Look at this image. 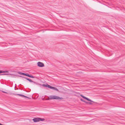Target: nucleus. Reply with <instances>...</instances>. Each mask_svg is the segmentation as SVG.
Masks as SVG:
<instances>
[{
  "label": "nucleus",
  "instance_id": "nucleus-9",
  "mask_svg": "<svg viewBox=\"0 0 125 125\" xmlns=\"http://www.w3.org/2000/svg\"><path fill=\"white\" fill-rule=\"evenodd\" d=\"M48 84L46 83V84H43L42 85V86H43L48 87Z\"/></svg>",
  "mask_w": 125,
  "mask_h": 125
},
{
  "label": "nucleus",
  "instance_id": "nucleus-13",
  "mask_svg": "<svg viewBox=\"0 0 125 125\" xmlns=\"http://www.w3.org/2000/svg\"><path fill=\"white\" fill-rule=\"evenodd\" d=\"M54 90L56 91H58V90L56 88V87H55L54 88Z\"/></svg>",
  "mask_w": 125,
  "mask_h": 125
},
{
  "label": "nucleus",
  "instance_id": "nucleus-10",
  "mask_svg": "<svg viewBox=\"0 0 125 125\" xmlns=\"http://www.w3.org/2000/svg\"><path fill=\"white\" fill-rule=\"evenodd\" d=\"M9 74L11 75L12 74L9 73H3L0 74V75H8Z\"/></svg>",
  "mask_w": 125,
  "mask_h": 125
},
{
  "label": "nucleus",
  "instance_id": "nucleus-14",
  "mask_svg": "<svg viewBox=\"0 0 125 125\" xmlns=\"http://www.w3.org/2000/svg\"><path fill=\"white\" fill-rule=\"evenodd\" d=\"M24 97H25V98H28L29 99H30L31 98L29 97H28L27 96H26L25 95H24Z\"/></svg>",
  "mask_w": 125,
  "mask_h": 125
},
{
  "label": "nucleus",
  "instance_id": "nucleus-20",
  "mask_svg": "<svg viewBox=\"0 0 125 125\" xmlns=\"http://www.w3.org/2000/svg\"><path fill=\"white\" fill-rule=\"evenodd\" d=\"M1 73V72H0V74Z\"/></svg>",
  "mask_w": 125,
  "mask_h": 125
},
{
  "label": "nucleus",
  "instance_id": "nucleus-8",
  "mask_svg": "<svg viewBox=\"0 0 125 125\" xmlns=\"http://www.w3.org/2000/svg\"><path fill=\"white\" fill-rule=\"evenodd\" d=\"M1 73H8L9 71H2V70H0Z\"/></svg>",
  "mask_w": 125,
  "mask_h": 125
},
{
  "label": "nucleus",
  "instance_id": "nucleus-11",
  "mask_svg": "<svg viewBox=\"0 0 125 125\" xmlns=\"http://www.w3.org/2000/svg\"><path fill=\"white\" fill-rule=\"evenodd\" d=\"M80 100H81V101H82L83 102H84V103L85 102V101L82 98H81L80 99Z\"/></svg>",
  "mask_w": 125,
  "mask_h": 125
},
{
  "label": "nucleus",
  "instance_id": "nucleus-4",
  "mask_svg": "<svg viewBox=\"0 0 125 125\" xmlns=\"http://www.w3.org/2000/svg\"><path fill=\"white\" fill-rule=\"evenodd\" d=\"M18 73L22 75H23L26 76H28L29 77L34 78H35V77L29 74H28L24 73H23L22 72H18Z\"/></svg>",
  "mask_w": 125,
  "mask_h": 125
},
{
  "label": "nucleus",
  "instance_id": "nucleus-6",
  "mask_svg": "<svg viewBox=\"0 0 125 125\" xmlns=\"http://www.w3.org/2000/svg\"><path fill=\"white\" fill-rule=\"evenodd\" d=\"M37 66L40 67H43L44 66V64L42 62H37Z\"/></svg>",
  "mask_w": 125,
  "mask_h": 125
},
{
  "label": "nucleus",
  "instance_id": "nucleus-19",
  "mask_svg": "<svg viewBox=\"0 0 125 125\" xmlns=\"http://www.w3.org/2000/svg\"><path fill=\"white\" fill-rule=\"evenodd\" d=\"M0 125H4L0 123Z\"/></svg>",
  "mask_w": 125,
  "mask_h": 125
},
{
  "label": "nucleus",
  "instance_id": "nucleus-5",
  "mask_svg": "<svg viewBox=\"0 0 125 125\" xmlns=\"http://www.w3.org/2000/svg\"><path fill=\"white\" fill-rule=\"evenodd\" d=\"M80 95L81 97H82L83 98L86 99V100H87V101L91 102H93L94 103H95V102H94V101H93L91 100L90 99H89V98L84 96L82 94H80Z\"/></svg>",
  "mask_w": 125,
  "mask_h": 125
},
{
  "label": "nucleus",
  "instance_id": "nucleus-2",
  "mask_svg": "<svg viewBox=\"0 0 125 125\" xmlns=\"http://www.w3.org/2000/svg\"><path fill=\"white\" fill-rule=\"evenodd\" d=\"M16 76H19L20 77H22V78H24L25 79H26L28 81H29V82H32L34 84H36V85H41V84H40L39 83H36L35 82H34L32 80H31V79H30L29 78H26V77H24V76H20V75H15Z\"/></svg>",
  "mask_w": 125,
  "mask_h": 125
},
{
  "label": "nucleus",
  "instance_id": "nucleus-17",
  "mask_svg": "<svg viewBox=\"0 0 125 125\" xmlns=\"http://www.w3.org/2000/svg\"><path fill=\"white\" fill-rule=\"evenodd\" d=\"M89 104H93V103H91V102H89Z\"/></svg>",
  "mask_w": 125,
  "mask_h": 125
},
{
  "label": "nucleus",
  "instance_id": "nucleus-1",
  "mask_svg": "<svg viewBox=\"0 0 125 125\" xmlns=\"http://www.w3.org/2000/svg\"><path fill=\"white\" fill-rule=\"evenodd\" d=\"M62 99V97H60L57 96L55 95H51L50 96V97L47 100H50L52 99Z\"/></svg>",
  "mask_w": 125,
  "mask_h": 125
},
{
  "label": "nucleus",
  "instance_id": "nucleus-16",
  "mask_svg": "<svg viewBox=\"0 0 125 125\" xmlns=\"http://www.w3.org/2000/svg\"><path fill=\"white\" fill-rule=\"evenodd\" d=\"M54 88H55V87H53L52 86V87H51V89H53L54 90Z\"/></svg>",
  "mask_w": 125,
  "mask_h": 125
},
{
  "label": "nucleus",
  "instance_id": "nucleus-7",
  "mask_svg": "<svg viewBox=\"0 0 125 125\" xmlns=\"http://www.w3.org/2000/svg\"><path fill=\"white\" fill-rule=\"evenodd\" d=\"M14 94L15 95H19V96H21L22 97H24V95H22V94Z\"/></svg>",
  "mask_w": 125,
  "mask_h": 125
},
{
  "label": "nucleus",
  "instance_id": "nucleus-12",
  "mask_svg": "<svg viewBox=\"0 0 125 125\" xmlns=\"http://www.w3.org/2000/svg\"><path fill=\"white\" fill-rule=\"evenodd\" d=\"M52 87V86H51L49 85H48V88H50V89H51Z\"/></svg>",
  "mask_w": 125,
  "mask_h": 125
},
{
  "label": "nucleus",
  "instance_id": "nucleus-3",
  "mask_svg": "<svg viewBox=\"0 0 125 125\" xmlns=\"http://www.w3.org/2000/svg\"><path fill=\"white\" fill-rule=\"evenodd\" d=\"M45 120L44 118H41L39 117H35L32 119V120L34 122H38L40 121H43Z\"/></svg>",
  "mask_w": 125,
  "mask_h": 125
},
{
  "label": "nucleus",
  "instance_id": "nucleus-18",
  "mask_svg": "<svg viewBox=\"0 0 125 125\" xmlns=\"http://www.w3.org/2000/svg\"><path fill=\"white\" fill-rule=\"evenodd\" d=\"M2 92L3 93H7L6 92H5L4 91H2Z\"/></svg>",
  "mask_w": 125,
  "mask_h": 125
},
{
  "label": "nucleus",
  "instance_id": "nucleus-15",
  "mask_svg": "<svg viewBox=\"0 0 125 125\" xmlns=\"http://www.w3.org/2000/svg\"><path fill=\"white\" fill-rule=\"evenodd\" d=\"M89 102H86V101H85V103H86V104H89Z\"/></svg>",
  "mask_w": 125,
  "mask_h": 125
}]
</instances>
